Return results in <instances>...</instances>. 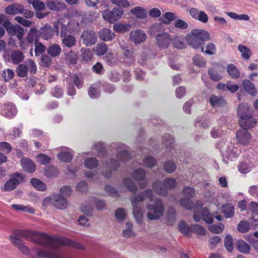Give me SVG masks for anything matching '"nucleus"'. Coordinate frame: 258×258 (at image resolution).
Here are the masks:
<instances>
[{"label": "nucleus", "instance_id": "f257e3e1", "mask_svg": "<svg viewBox=\"0 0 258 258\" xmlns=\"http://www.w3.org/2000/svg\"><path fill=\"white\" fill-rule=\"evenodd\" d=\"M14 236L22 237L34 243L46 247L47 249H33L36 251L37 258H69V254L58 249L61 245L81 249L84 247L79 243L62 236H51L48 234L32 230L16 229L13 231Z\"/></svg>", "mask_w": 258, "mask_h": 258}, {"label": "nucleus", "instance_id": "f03ea898", "mask_svg": "<svg viewBox=\"0 0 258 258\" xmlns=\"http://www.w3.org/2000/svg\"><path fill=\"white\" fill-rule=\"evenodd\" d=\"M210 38L208 32L199 29H192L186 36L188 44L195 49H200L202 52H204V42L209 40Z\"/></svg>", "mask_w": 258, "mask_h": 258}, {"label": "nucleus", "instance_id": "7ed1b4c3", "mask_svg": "<svg viewBox=\"0 0 258 258\" xmlns=\"http://www.w3.org/2000/svg\"><path fill=\"white\" fill-rule=\"evenodd\" d=\"M237 114L239 117V125L242 130L247 131L256 125V120L252 117L247 104L241 103L239 105Z\"/></svg>", "mask_w": 258, "mask_h": 258}, {"label": "nucleus", "instance_id": "20e7f679", "mask_svg": "<svg viewBox=\"0 0 258 258\" xmlns=\"http://www.w3.org/2000/svg\"><path fill=\"white\" fill-rule=\"evenodd\" d=\"M146 208L151 211L147 214L148 218L151 220L159 219L162 216L164 210L163 202L160 199H156L154 204H147Z\"/></svg>", "mask_w": 258, "mask_h": 258}, {"label": "nucleus", "instance_id": "39448f33", "mask_svg": "<svg viewBox=\"0 0 258 258\" xmlns=\"http://www.w3.org/2000/svg\"><path fill=\"white\" fill-rule=\"evenodd\" d=\"M24 177L22 174L18 172L12 174L10 178L6 182L4 186L1 187L2 191L5 192L13 190L24 180Z\"/></svg>", "mask_w": 258, "mask_h": 258}, {"label": "nucleus", "instance_id": "423d86ee", "mask_svg": "<svg viewBox=\"0 0 258 258\" xmlns=\"http://www.w3.org/2000/svg\"><path fill=\"white\" fill-rule=\"evenodd\" d=\"M203 204L201 201H197L195 204H193V208L192 210L194 213L201 212L202 219L206 223L211 224L213 222V215H212L208 209L205 207L203 208Z\"/></svg>", "mask_w": 258, "mask_h": 258}, {"label": "nucleus", "instance_id": "0eeeda50", "mask_svg": "<svg viewBox=\"0 0 258 258\" xmlns=\"http://www.w3.org/2000/svg\"><path fill=\"white\" fill-rule=\"evenodd\" d=\"M45 204L50 203L57 209H63L66 208L68 202L66 199L61 195H54L50 197L46 198L44 200Z\"/></svg>", "mask_w": 258, "mask_h": 258}, {"label": "nucleus", "instance_id": "6e6552de", "mask_svg": "<svg viewBox=\"0 0 258 258\" xmlns=\"http://www.w3.org/2000/svg\"><path fill=\"white\" fill-rule=\"evenodd\" d=\"M3 26L10 36L21 38L22 35H24V29L20 25H13L8 19L4 22Z\"/></svg>", "mask_w": 258, "mask_h": 258}, {"label": "nucleus", "instance_id": "1a4fd4ad", "mask_svg": "<svg viewBox=\"0 0 258 258\" xmlns=\"http://www.w3.org/2000/svg\"><path fill=\"white\" fill-rule=\"evenodd\" d=\"M124 12L121 9L114 8L111 11L106 10L102 13L103 18L110 23H114L118 20Z\"/></svg>", "mask_w": 258, "mask_h": 258}, {"label": "nucleus", "instance_id": "9d476101", "mask_svg": "<svg viewBox=\"0 0 258 258\" xmlns=\"http://www.w3.org/2000/svg\"><path fill=\"white\" fill-rule=\"evenodd\" d=\"M156 45L160 49L167 48L172 42L171 36L166 32L158 34L156 37Z\"/></svg>", "mask_w": 258, "mask_h": 258}, {"label": "nucleus", "instance_id": "9b49d317", "mask_svg": "<svg viewBox=\"0 0 258 258\" xmlns=\"http://www.w3.org/2000/svg\"><path fill=\"white\" fill-rule=\"evenodd\" d=\"M83 43L87 46H92L97 41V35L96 32L92 30L83 31L81 35Z\"/></svg>", "mask_w": 258, "mask_h": 258}, {"label": "nucleus", "instance_id": "f8f14e48", "mask_svg": "<svg viewBox=\"0 0 258 258\" xmlns=\"http://www.w3.org/2000/svg\"><path fill=\"white\" fill-rule=\"evenodd\" d=\"M0 113L5 117L11 119L16 115L17 109L13 104H6L2 106Z\"/></svg>", "mask_w": 258, "mask_h": 258}, {"label": "nucleus", "instance_id": "ddd939ff", "mask_svg": "<svg viewBox=\"0 0 258 258\" xmlns=\"http://www.w3.org/2000/svg\"><path fill=\"white\" fill-rule=\"evenodd\" d=\"M37 39L42 38L44 40H48L53 36L54 30L50 25L46 24L41 27L39 30L37 29Z\"/></svg>", "mask_w": 258, "mask_h": 258}, {"label": "nucleus", "instance_id": "4468645a", "mask_svg": "<svg viewBox=\"0 0 258 258\" xmlns=\"http://www.w3.org/2000/svg\"><path fill=\"white\" fill-rule=\"evenodd\" d=\"M119 167L118 160L110 159L106 163V170H103L102 174L105 178H109L111 176L112 171L116 170Z\"/></svg>", "mask_w": 258, "mask_h": 258}, {"label": "nucleus", "instance_id": "2eb2a0df", "mask_svg": "<svg viewBox=\"0 0 258 258\" xmlns=\"http://www.w3.org/2000/svg\"><path fill=\"white\" fill-rule=\"evenodd\" d=\"M147 36L145 33L140 29H137L130 33V38L136 45L144 42Z\"/></svg>", "mask_w": 258, "mask_h": 258}, {"label": "nucleus", "instance_id": "dca6fc26", "mask_svg": "<svg viewBox=\"0 0 258 258\" xmlns=\"http://www.w3.org/2000/svg\"><path fill=\"white\" fill-rule=\"evenodd\" d=\"M10 239L11 243L17 247L19 250L23 254L29 255L30 254V249L26 246L22 240L14 236H10Z\"/></svg>", "mask_w": 258, "mask_h": 258}, {"label": "nucleus", "instance_id": "f3484780", "mask_svg": "<svg viewBox=\"0 0 258 258\" xmlns=\"http://www.w3.org/2000/svg\"><path fill=\"white\" fill-rule=\"evenodd\" d=\"M236 138L240 144L247 145L250 141L251 135L247 131L241 129L237 132Z\"/></svg>", "mask_w": 258, "mask_h": 258}, {"label": "nucleus", "instance_id": "a211bd4d", "mask_svg": "<svg viewBox=\"0 0 258 258\" xmlns=\"http://www.w3.org/2000/svg\"><path fill=\"white\" fill-rule=\"evenodd\" d=\"M47 7L51 10L57 12H61L65 10L67 6L63 2L57 1L49 0L46 2Z\"/></svg>", "mask_w": 258, "mask_h": 258}, {"label": "nucleus", "instance_id": "6ab92c4d", "mask_svg": "<svg viewBox=\"0 0 258 258\" xmlns=\"http://www.w3.org/2000/svg\"><path fill=\"white\" fill-rule=\"evenodd\" d=\"M152 187L160 196H166L168 194L167 188L164 182L162 183L159 180L155 181L152 183Z\"/></svg>", "mask_w": 258, "mask_h": 258}, {"label": "nucleus", "instance_id": "aec40b11", "mask_svg": "<svg viewBox=\"0 0 258 258\" xmlns=\"http://www.w3.org/2000/svg\"><path fill=\"white\" fill-rule=\"evenodd\" d=\"M99 38L104 41H111L115 38V34L107 28H103L98 32Z\"/></svg>", "mask_w": 258, "mask_h": 258}, {"label": "nucleus", "instance_id": "412c9836", "mask_svg": "<svg viewBox=\"0 0 258 258\" xmlns=\"http://www.w3.org/2000/svg\"><path fill=\"white\" fill-rule=\"evenodd\" d=\"M209 102L214 108L221 107L226 105L225 100L222 96H217L214 94L211 96L209 99Z\"/></svg>", "mask_w": 258, "mask_h": 258}, {"label": "nucleus", "instance_id": "4be33fe9", "mask_svg": "<svg viewBox=\"0 0 258 258\" xmlns=\"http://www.w3.org/2000/svg\"><path fill=\"white\" fill-rule=\"evenodd\" d=\"M21 164L23 170L28 173H33L35 171V164L28 158H22L21 160Z\"/></svg>", "mask_w": 258, "mask_h": 258}, {"label": "nucleus", "instance_id": "5701e85b", "mask_svg": "<svg viewBox=\"0 0 258 258\" xmlns=\"http://www.w3.org/2000/svg\"><path fill=\"white\" fill-rule=\"evenodd\" d=\"M23 6L17 3L12 4L5 8V12L8 15H16L22 13Z\"/></svg>", "mask_w": 258, "mask_h": 258}, {"label": "nucleus", "instance_id": "b1692460", "mask_svg": "<svg viewBox=\"0 0 258 258\" xmlns=\"http://www.w3.org/2000/svg\"><path fill=\"white\" fill-rule=\"evenodd\" d=\"M61 43L63 46L71 48L76 45L77 39L74 36L68 34L61 38Z\"/></svg>", "mask_w": 258, "mask_h": 258}, {"label": "nucleus", "instance_id": "393cba45", "mask_svg": "<svg viewBox=\"0 0 258 258\" xmlns=\"http://www.w3.org/2000/svg\"><path fill=\"white\" fill-rule=\"evenodd\" d=\"M242 85L244 89L250 95L254 96L257 93L254 84L249 80L245 79L242 82Z\"/></svg>", "mask_w": 258, "mask_h": 258}, {"label": "nucleus", "instance_id": "a878e982", "mask_svg": "<svg viewBox=\"0 0 258 258\" xmlns=\"http://www.w3.org/2000/svg\"><path fill=\"white\" fill-rule=\"evenodd\" d=\"M123 183L126 189L133 194H136L138 191L137 185L134 183L133 180L130 177H124L123 178Z\"/></svg>", "mask_w": 258, "mask_h": 258}, {"label": "nucleus", "instance_id": "bb28decb", "mask_svg": "<svg viewBox=\"0 0 258 258\" xmlns=\"http://www.w3.org/2000/svg\"><path fill=\"white\" fill-rule=\"evenodd\" d=\"M222 212L226 218L233 217L235 214V208L232 204L227 203L222 206Z\"/></svg>", "mask_w": 258, "mask_h": 258}, {"label": "nucleus", "instance_id": "cd10ccee", "mask_svg": "<svg viewBox=\"0 0 258 258\" xmlns=\"http://www.w3.org/2000/svg\"><path fill=\"white\" fill-rule=\"evenodd\" d=\"M53 26L55 28V32L56 33V35H58L59 34V27L60 26V38H62L66 36H67L68 35V34H67V33L69 31L68 30L67 26L66 25H65L64 24H63L62 23L58 21L54 23Z\"/></svg>", "mask_w": 258, "mask_h": 258}, {"label": "nucleus", "instance_id": "c85d7f7f", "mask_svg": "<svg viewBox=\"0 0 258 258\" xmlns=\"http://www.w3.org/2000/svg\"><path fill=\"white\" fill-rule=\"evenodd\" d=\"M12 62L15 64H18L23 61L24 59V55L22 52L19 50H13L10 55Z\"/></svg>", "mask_w": 258, "mask_h": 258}, {"label": "nucleus", "instance_id": "c756f323", "mask_svg": "<svg viewBox=\"0 0 258 258\" xmlns=\"http://www.w3.org/2000/svg\"><path fill=\"white\" fill-rule=\"evenodd\" d=\"M61 52V48L57 44H50L47 49V53L53 57L58 56Z\"/></svg>", "mask_w": 258, "mask_h": 258}, {"label": "nucleus", "instance_id": "7c9ffc66", "mask_svg": "<svg viewBox=\"0 0 258 258\" xmlns=\"http://www.w3.org/2000/svg\"><path fill=\"white\" fill-rule=\"evenodd\" d=\"M236 246L237 250L241 253L248 254L250 252V246L244 240H239L237 241Z\"/></svg>", "mask_w": 258, "mask_h": 258}, {"label": "nucleus", "instance_id": "2f4dec72", "mask_svg": "<svg viewBox=\"0 0 258 258\" xmlns=\"http://www.w3.org/2000/svg\"><path fill=\"white\" fill-rule=\"evenodd\" d=\"M227 72L229 76L233 79H237L240 77V72L239 70L232 63L227 65Z\"/></svg>", "mask_w": 258, "mask_h": 258}, {"label": "nucleus", "instance_id": "473e14b6", "mask_svg": "<svg viewBox=\"0 0 258 258\" xmlns=\"http://www.w3.org/2000/svg\"><path fill=\"white\" fill-rule=\"evenodd\" d=\"M146 176V172L145 170L138 168L135 170L132 174V177L135 180L140 181L143 180Z\"/></svg>", "mask_w": 258, "mask_h": 258}, {"label": "nucleus", "instance_id": "72a5a7b5", "mask_svg": "<svg viewBox=\"0 0 258 258\" xmlns=\"http://www.w3.org/2000/svg\"><path fill=\"white\" fill-rule=\"evenodd\" d=\"M16 73L18 77L25 78L28 75V67L24 63H20L17 67Z\"/></svg>", "mask_w": 258, "mask_h": 258}, {"label": "nucleus", "instance_id": "f704fd0d", "mask_svg": "<svg viewBox=\"0 0 258 258\" xmlns=\"http://www.w3.org/2000/svg\"><path fill=\"white\" fill-rule=\"evenodd\" d=\"M178 230L184 235L187 237H191L190 226L189 227L187 224L183 221L180 222L178 225Z\"/></svg>", "mask_w": 258, "mask_h": 258}, {"label": "nucleus", "instance_id": "c9c22d12", "mask_svg": "<svg viewBox=\"0 0 258 258\" xmlns=\"http://www.w3.org/2000/svg\"><path fill=\"white\" fill-rule=\"evenodd\" d=\"M176 212L174 208L171 207L168 209L167 215V223L168 225H172L175 221Z\"/></svg>", "mask_w": 258, "mask_h": 258}, {"label": "nucleus", "instance_id": "e433bc0d", "mask_svg": "<svg viewBox=\"0 0 258 258\" xmlns=\"http://www.w3.org/2000/svg\"><path fill=\"white\" fill-rule=\"evenodd\" d=\"M37 35V29L35 27H32L28 33L26 40L28 43L33 44L34 42V43L36 42Z\"/></svg>", "mask_w": 258, "mask_h": 258}, {"label": "nucleus", "instance_id": "4c0bfd02", "mask_svg": "<svg viewBox=\"0 0 258 258\" xmlns=\"http://www.w3.org/2000/svg\"><path fill=\"white\" fill-rule=\"evenodd\" d=\"M132 14L138 18H145L147 16V12L145 9L141 7H136L131 10Z\"/></svg>", "mask_w": 258, "mask_h": 258}, {"label": "nucleus", "instance_id": "58836bf2", "mask_svg": "<svg viewBox=\"0 0 258 258\" xmlns=\"http://www.w3.org/2000/svg\"><path fill=\"white\" fill-rule=\"evenodd\" d=\"M31 183L32 186L38 190L44 191L46 189L45 184L37 178H32L31 179Z\"/></svg>", "mask_w": 258, "mask_h": 258}, {"label": "nucleus", "instance_id": "ea45409f", "mask_svg": "<svg viewBox=\"0 0 258 258\" xmlns=\"http://www.w3.org/2000/svg\"><path fill=\"white\" fill-rule=\"evenodd\" d=\"M108 50V47L106 44L102 42L98 43L95 47L96 54L99 56L105 54Z\"/></svg>", "mask_w": 258, "mask_h": 258}, {"label": "nucleus", "instance_id": "a19ab883", "mask_svg": "<svg viewBox=\"0 0 258 258\" xmlns=\"http://www.w3.org/2000/svg\"><path fill=\"white\" fill-rule=\"evenodd\" d=\"M64 57L66 60L72 64H75L77 62L78 56L75 52L72 50L68 53H65Z\"/></svg>", "mask_w": 258, "mask_h": 258}, {"label": "nucleus", "instance_id": "79ce46f5", "mask_svg": "<svg viewBox=\"0 0 258 258\" xmlns=\"http://www.w3.org/2000/svg\"><path fill=\"white\" fill-rule=\"evenodd\" d=\"M133 213L139 224L142 222L143 212L141 206H133Z\"/></svg>", "mask_w": 258, "mask_h": 258}, {"label": "nucleus", "instance_id": "37998d69", "mask_svg": "<svg viewBox=\"0 0 258 258\" xmlns=\"http://www.w3.org/2000/svg\"><path fill=\"white\" fill-rule=\"evenodd\" d=\"M81 53V56L83 60L89 61L91 60L93 53L91 49L82 48Z\"/></svg>", "mask_w": 258, "mask_h": 258}, {"label": "nucleus", "instance_id": "c03bdc74", "mask_svg": "<svg viewBox=\"0 0 258 258\" xmlns=\"http://www.w3.org/2000/svg\"><path fill=\"white\" fill-rule=\"evenodd\" d=\"M162 141L163 143L166 145L167 147H169L170 149H174V141L170 134H165L162 138Z\"/></svg>", "mask_w": 258, "mask_h": 258}, {"label": "nucleus", "instance_id": "a18cd8bd", "mask_svg": "<svg viewBox=\"0 0 258 258\" xmlns=\"http://www.w3.org/2000/svg\"><path fill=\"white\" fill-rule=\"evenodd\" d=\"M59 160L64 162H70L73 158V154L69 152H61L57 155Z\"/></svg>", "mask_w": 258, "mask_h": 258}, {"label": "nucleus", "instance_id": "49530a36", "mask_svg": "<svg viewBox=\"0 0 258 258\" xmlns=\"http://www.w3.org/2000/svg\"><path fill=\"white\" fill-rule=\"evenodd\" d=\"M85 166L86 168L93 169L98 165V161L95 158H87L84 162Z\"/></svg>", "mask_w": 258, "mask_h": 258}, {"label": "nucleus", "instance_id": "de8ad7c7", "mask_svg": "<svg viewBox=\"0 0 258 258\" xmlns=\"http://www.w3.org/2000/svg\"><path fill=\"white\" fill-rule=\"evenodd\" d=\"M131 26L128 24H115L113 26V30L118 33H123L130 30Z\"/></svg>", "mask_w": 258, "mask_h": 258}, {"label": "nucleus", "instance_id": "09e8293b", "mask_svg": "<svg viewBox=\"0 0 258 258\" xmlns=\"http://www.w3.org/2000/svg\"><path fill=\"white\" fill-rule=\"evenodd\" d=\"M191 233H194L200 235H205L206 234V230L202 226L199 224H194L190 225Z\"/></svg>", "mask_w": 258, "mask_h": 258}, {"label": "nucleus", "instance_id": "8fccbe9b", "mask_svg": "<svg viewBox=\"0 0 258 258\" xmlns=\"http://www.w3.org/2000/svg\"><path fill=\"white\" fill-rule=\"evenodd\" d=\"M238 49L241 53V56L245 59H248L251 54V51L246 46L242 45H239Z\"/></svg>", "mask_w": 258, "mask_h": 258}, {"label": "nucleus", "instance_id": "3c124183", "mask_svg": "<svg viewBox=\"0 0 258 258\" xmlns=\"http://www.w3.org/2000/svg\"><path fill=\"white\" fill-rule=\"evenodd\" d=\"M39 39L36 40L35 42V55L38 56L45 52L46 47L41 42H39Z\"/></svg>", "mask_w": 258, "mask_h": 258}, {"label": "nucleus", "instance_id": "603ef678", "mask_svg": "<svg viewBox=\"0 0 258 258\" xmlns=\"http://www.w3.org/2000/svg\"><path fill=\"white\" fill-rule=\"evenodd\" d=\"M180 205L187 210H192L193 208V203L189 199L181 198L179 201Z\"/></svg>", "mask_w": 258, "mask_h": 258}, {"label": "nucleus", "instance_id": "864d4df0", "mask_svg": "<svg viewBox=\"0 0 258 258\" xmlns=\"http://www.w3.org/2000/svg\"><path fill=\"white\" fill-rule=\"evenodd\" d=\"M93 148L97 151L99 156H104L107 153L104 145L102 143L98 142L95 144Z\"/></svg>", "mask_w": 258, "mask_h": 258}, {"label": "nucleus", "instance_id": "5fc2aeb1", "mask_svg": "<svg viewBox=\"0 0 258 258\" xmlns=\"http://www.w3.org/2000/svg\"><path fill=\"white\" fill-rule=\"evenodd\" d=\"M145 198L142 192L131 199L132 206H141V203L145 200Z\"/></svg>", "mask_w": 258, "mask_h": 258}, {"label": "nucleus", "instance_id": "6e6d98bb", "mask_svg": "<svg viewBox=\"0 0 258 258\" xmlns=\"http://www.w3.org/2000/svg\"><path fill=\"white\" fill-rule=\"evenodd\" d=\"M224 246L227 250L231 252L233 249V238L230 235H227L224 239Z\"/></svg>", "mask_w": 258, "mask_h": 258}, {"label": "nucleus", "instance_id": "4d7b16f0", "mask_svg": "<svg viewBox=\"0 0 258 258\" xmlns=\"http://www.w3.org/2000/svg\"><path fill=\"white\" fill-rule=\"evenodd\" d=\"M176 169L175 164L171 161L166 162L164 164V169L168 173L173 172Z\"/></svg>", "mask_w": 258, "mask_h": 258}, {"label": "nucleus", "instance_id": "13d9d810", "mask_svg": "<svg viewBox=\"0 0 258 258\" xmlns=\"http://www.w3.org/2000/svg\"><path fill=\"white\" fill-rule=\"evenodd\" d=\"M193 62L196 66L200 67H205L206 64V61L203 57L196 55L192 57Z\"/></svg>", "mask_w": 258, "mask_h": 258}, {"label": "nucleus", "instance_id": "bf43d9fd", "mask_svg": "<svg viewBox=\"0 0 258 258\" xmlns=\"http://www.w3.org/2000/svg\"><path fill=\"white\" fill-rule=\"evenodd\" d=\"M249 229V224L246 221H241L237 226L238 230L242 233L247 232Z\"/></svg>", "mask_w": 258, "mask_h": 258}, {"label": "nucleus", "instance_id": "052dcab7", "mask_svg": "<svg viewBox=\"0 0 258 258\" xmlns=\"http://www.w3.org/2000/svg\"><path fill=\"white\" fill-rule=\"evenodd\" d=\"M37 161L42 165H48L50 162V158L45 154H40L37 156Z\"/></svg>", "mask_w": 258, "mask_h": 258}, {"label": "nucleus", "instance_id": "680f3d73", "mask_svg": "<svg viewBox=\"0 0 258 258\" xmlns=\"http://www.w3.org/2000/svg\"><path fill=\"white\" fill-rule=\"evenodd\" d=\"M216 47L214 43H209L206 46V50H204L205 53L208 55H213L216 53Z\"/></svg>", "mask_w": 258, "mask_h": 258}, {"label": "nucleus", "instance_id": "e2e57ef3", "mask_svg": "<svg viewBox=\"0 0 258 258\" xmlns=\"http://www.w3.org/2000/svg\"><path fill=\"white\" fill-rule=\"evenodd\" d=\"M224 229V225L223 224L220 223L218 225H212L209 227V230L211 232L214 233H220Z\"/></svg>", "mask_w": 258, "mask_h": 258}, {"label": "nucleus", "instance_id": "0e129e2a", "mask_svg": "<svg viewBox=\"0 0 258 258\" xmlns=\"http://www.w3.org/2000/svg\"><path fill=\"white\" fill-rule=\"evenodd\" d=\"M165 185L167 189H171L174 188L176 186V181L172 178H167L164 180Z\"/></svg>", "mask_w": 258, "mask_h": 258}, {"label": "nucleus", "instance_id": "69168bd1", "mask_svg": "<svg viewBox=\"0 0 258 258\" xmlns=\"http://www.w3.org/2000/svg\"><path fill=\"white\" fill-rule=\"evenodd\" d=\"M116 156L118 159V160L121 161V162H125L130 159V153L125 151L119 152L117 154Z\"/></svg>", "mask_w": 258, "mask_h": 258}, {"label": "nucleus", "instance_id": "338daca9", "mask_svg": "<svg viewBox=\"0 0 258 258\" xmlns=\"http://www.w3.org/2000/svg\"><path fill=\"white\" fill-rule=\"evenodd\" d=\"M92 71L98 75H102L104 72L103 66L100 62H97L95 64L92 66Z\"/></svg>", "mask_w": 258, "mask_h": 258}, {"label": "nucleus", "instance_id": "774afa93", "mask_svg": "<svg viewBox=\"0 0 258 258\" xmlns=\"http://www.w3.org/2000/svg\"><path fill=\"white\" fill-rule=\"evenodd\" d=\"M70 80L71 82L77 87V88L80 89L82 87L83 81L76 74H74L71 77Z\"/></svg>", "mask_w": 258, "mask_h": 258}]
</instances>
